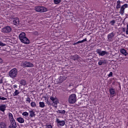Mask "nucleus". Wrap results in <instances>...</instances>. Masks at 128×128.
<instances>
[{
	"mask_svg": "<svg viewBox=\"0 0 128 128\" xmlns=\"http://www.w3.org/2000/svg\"><path fill=\"white\" fill-rule=\"evenodd\" d=\"M19 40L25 44H30V40L26 36V33L22 32L18 36Z\"/></svg>",
	"mask_w": 128,
	"mask_h": 128,
	"instance_id": "nucleus-1",
	"label": "nucleus"
},
{
	"mask_svg": "<svg viewBox=\"0 0 128 128\" xmlns=\"http://www.w3.org/2000/svg\"><path fill=\"white\" fill-rule=\"evenodd\" d=\"M18 76V70L16 68H14L9 72V76L12 78H16Z\"/></svg>",
	"mask_w": 128,
	"mask_h": 128,
	"instance_id": "nucleus-2",
	"label": "nucleus"
},
{
	"mask_svg": "<svg viewBox=\"0 0 128 128\" xmlns=\"http://www.w3.org/2000/svg\"><path fill=\"white\" fill-rule=\"evenodd\" d=\"M50 100L52 102V105L54 108H57L58 104L60 102L58 99L56 97L50 96Z\"/></svg>",
	"mask_w": 128,
	"mask_h": 128,
	"instance_id": "nucleus-3",
	"label": "nucleus"
},
{
	"mask_svg": "<svg viewBox=\"0 0 128 128\" xmlns=\"http://www.w3.org/2000/svg\"><path fill=\"white\" fill-rule=\"evenodd\" d=\"M76 102V94L70 95L68 98V102L70 104H75Z\"/></svg>",
	"mask_w": 128,
	"mask_h": 128,
	"instance_id": "nucleus-4",
	"label": "nucleus"
},
{
	"mask_svg": "<svg viewBox=\"0 0 128 128\" xmlns=\"http://www.w3.org/2000/svg\"><path fill=\"white\" fill-rule=\"evenodd\" d=\"M56 122L57 124V126H58V128H62L66 124V121L64 120H60L58 118L56 119Z\"/></svg>",
	"mask_w": 128,
	"mask_h": 128,
	"instance_id": "nucleus-5",
	"label": "nucleus"
},
{
	"mask_svg": "<svg viewBox=\"0 0 128 128\" xmlns=\"http://www.w3.org/2000/svg\"><path fill=\"white\" fill-rule=\"evenodd\" d=\"M35 10L38 12H46L48 11V8L44 6H36Z\"/></svg>",
	"mask_w": 128,
	"mask_h": 128,
	"instance_id": "nucleus-6",
	"label": "nucleus"
},
{
	"mask_svg": "<svg viewBox=\"0 0 128 128\" xmlns=\"http://www.w3.org/2000/svg\"><path fill=\"white\" fill-rule=\"evenodd\" d=\"M1 32L3 34H9L12 32V28L10 26H5L1 30Z\"/></svg>",
	"mask_w": 128,
	"mask_h": 128,
	"instance_id": "nucleus-7",
	"label": "nucleus"
},
{
	"mask_svg": "<svg viewBox=\"0 0 128 128\" xmlns=\"http://www.w3.org/2000/svg\"><path fill=\"white\" fill-rule=\"evenodd\" d=\"M22 66L24 68H34V64L30 62H22Z\"/></svg>",
	"mask_w": 128,
	"mask_h": 128,
	"instance_id": "nucleus-8",
	"label": "nucleus"
},
{
	"mask_svg": "<svg viewBox=\"0 0 128 128\" xmlns=\"http://www.w3.org/2000/svg\"><path fill=\"white\" fill-rule=\"evenodd\" d=\"M96 52L99 56H104L108 54L106 51H102L100 49H98Z\"/></svg>",
	"mask_w": 128,
	"mask_h": 128,
	"instance_id": "nucleus-9",
	"label": "nucleus"
},
{
	"mask_svg": "<svg viewBox=\"0 0 128 128\" xmlns=\"http://www.w3.org/2000/svg\"><path fill=\"white\" fill-rule=\"evenodd\" d=\"M114 36V32H111L109 34L108 36V42H112V38Z\"/></svg>",
	"mask_w": 128,
	"mask_h": 128,
	"instance_id": "nucleus-10",
	"label": "nucleus"
},
{
	"mask_svg": "<svg viewBox=\"0 0 128 128\" xmlns=\"http://www.w3.org/2000/svg\"><path fill=\"white\" fill-rule=\"evenodd\" d=\"M17 122L20 124H24V119L22 117H18L16 118Z\"/></svg>",
	"mask_w": 128,
	"mask_h": 128,
	"instance_id": "nucleus-11",
	"label": "nucleus"
},
{
	"mask_svg": "<svg viewBox=\"0 0 128 128\" xmlns=\"http://www.w3.org/2000/svg\"><path fill=\"white\" fill-rule=\"evenodd\" d=\"M13 24H15V26H18V24H20V20H18V18H14L13 20Z\"/></svg>",
	"mask_w": 128,
	"mask_h": 128,
	"instance_id": "nucleus-12",
	"label": "nucleus"
},
{
	"mask_svg": "<svg viewBox=\"0 0 128 128\" xmlns=\"http://www.w3.org/2000/svg\"><path fill=\"white\" fill-rule=\"evenodd\" d=\"M6 104H2L0 106V110L1 112H4L6 110Z\"/></svg>",
	"mask_w": 128,
	"mask_h": 128,
	"instance_id": "nucleus-13",
	"label": "nucleus"
},
{
	"mask_svg": "<svg viewBox=\"0 0 128 128\" xmlns=\"http://www.w3.org/2000/svg\"><path fill=\"white\" fill-rule=\"evenodd\" d=\"M10 124L12 126V128H16V120H13L12 121H10Z\"/></svg>",
	"mask_w": 128,
	"mask_h": 128,
	"instance_id": "nucleus-14",
	"label": "nucleus"
},
{
	"mask_svg": "<svg viewBox=\"0 0 128 128\" xmlns=\"http://www.w3.org/2000/svg\"><path fill=\"white\" fill-rule=\"evenodd\" d=\"M109 92L111 96H114V94H116V90L112 88H110Z\"/></svg>",
	"mask_w": 128,
	"mask_h": 128,
	"instance_id": "nucleus-15",
	"label": "nucleus"
},
{
	"mask_svg": "<svg viewBox=\"0 0 128 128\" xmlns=\"http://www.w3.org/2000/svg\"><path fill=\"white\" fill-rule=\"evenodd\" d=\"M8 118L10 122L14 120V116L12 113L8 114Z\"/></svg>",
	"mask_w": 128,
	"mask_h": 128,
	"instance_id": "nucleus-16",
	"label": "nucleus"
},
{
	"mask_svg": "<svg viewBox=\"0 0 128 128\" xmlns=\"http://www.w3.org/2000/svg\"><path fill=\"white\" fill-rule=\"evenodd\" d=\"M122 32H126V34H128V24H126V29L124 28H122Z\"/></svg>",
	"mask_w": 128,
	"mask_h": 128,
	"instance_id": "nucleus-17",
	"label": "nucleus"
},
{
	"mask_svg": "<svg viewBox=\"0 0 128 128\" xmlns=\"http://www.w3.org/2000/svg\"><path fill=\"white\" fill-rule=\"evenodd\" d=\"M57 114H66V110H58L56 111Z\"/></svg>",
	"mask_w": 128,
	"mask_h": 128,
	"instance_id": "nucleus-18",
	"label": "nucleus"
},
{
	"mask_svg": "<svg viewBox=\"0 0 128 128\" xmlns=\"http://www.w3.org/2000/svg\"><path fill=\"white\" fill-rule=\"evenodd\" d=\"M30 112V118H34V116L35 114H34V110H30L29 112Z\"/></svg>",
	"mask_w": 128,
	"mask_h": 128,
	"instance_id": "nucleus-19",
	"label": "nucleus"
},
{
	"mask_svg": "<svg viewBox=\"0 0 128 128\" xmlns=\"http://www.w3.org/2000/svg\"><path fill=\"white\" fill-rule=\"evenodd\" d=\"M121 54H124V56H126V50L124 49H122L120 50Z\"/></svg>",
	"mask_w": 128,
	"mask_h": 128,
	"instance_id": "nucleus-20",
	"label": "nucleus"
},
{
	"mask_svg": "<svg viewBox=\"0 0 128 128\" xmlns=\"http://www.w3.org/2000/svg\"><path fill=\"white\" fill-rule=\"evenodd\" d=\"M0 126L1 128H6V123H4V122H0Z\"/></svg>",
	"mask_w": 128,
	"mask_h": 128,
	"instance_id": "nucleus-21",
	"label": "nucleus"
},
{
	"mask_svg": "<svg viewBox=\"0 0 128 128\" xmlns=\"http://www.w3.org/2000/svg\"><path fill=\"white\" fill-rule=\"evenodd\" d=\"M120 12L121 14H124V7H122V6L120 9Z\"/></svg>",
	"mask_w": 128,
	"mask_h": 128,
	"instance_id": "nucleus-22",
	"label": "nucleus"
},
{
	"mask_svg": "<svg viewBox=\"0 0 128 128\" xmlns=\"http://www.w3.org/2000/svg\"><path fill=\"white\" fill-rule=\"evenodd\" d=\"M20 94V92L18 90H16L15 92L13 94L14 96H18Z\"/></svg>",
	"mask_w": 128,
	"mask_h": 128,
	"instance_id": "nucleus-23",
	"label": "nucleus"
},
{
	"mask_svg": "<svg viewBox=\"0 0 128 128\" xmlns=\"http://www.w3.org/2000/svg\"><path fill=\"white\" fill-rule=\"evenodd\" d=\"M120 8V0L117 2V4L116 6V8Z\"/></svg>",
	"mask_w": 128,
	"mask_h": 128,
	"instance_id": "nucleus-24",
	"label": "nucleus"
},
{
	"mask_svg": "<svg viewBox=\"0 0 128 128\" xmlns=\"http://www.w3.org/2000/svg\"><path fill=\"white\" fill-rule=\"evenodd\" d=\"M20 84H22V86H26V82L24 80H21Z\"/></svg>",
	"mask_w": 128,
	"mask_h": 128,
	"instance_id": "nucleus-25",
	"label": "nucleus"
},
{
	"mask_svg": "<svg viewBox=\"0 0 128 128\" xmlns=\"http://www.w3.org/2000/svg\"><path fill=\"white\" fill-rule=\"evenodd\" d=\"M22 116H26V118H27V116H28V112H24L22 114Z\"/></svg>",
	"mask_w": 128,
	"mask_h": 128,
	"instance_id": "nucleus-26",
	"label": "nucleus"
},
{
	"mask_svg": "<svg viewBox=\"0 0 128 128\" xmlns=\"http://www.w3.org/2000/svg\"><path fill=\"white\" fill-rule=\"evenodd\" d=\"M40 108H44V102H39Z\"/></svg>",
	"mask_w": 128,
	"mask_h": 128,
	"instance_id": "nucleus-27",
	"label": "nucleus"
},
{
	"mask_svg": "<svg viewBox=\"0 0 128 128\" xmlns=\"http://www.w3.org/2000/svg\"><path fill=\"white\" fill-rule=\"evenodd\" d=\"M30 106H32V108H36V104L35 102H32L30 103Z\"/></svg>",
	"mask_w": 128,
	"mask_h": 128,
	"instance_id": "nucleus-28",
	"label": "nucleus"
},
{
	"mask_svg": "<svg viewBox=\"0 0 128 128\" xmlns=\"http://www.w3.org/2000/svg\"><path fill=\"white\" fill-rule=\"evenodd\" d=\"M104 60H100L98 62V64L99 66H102V64H104Z\"/></svg>",
	"mask_w": 128,
	"mask_h": 128,
	"instance_id": "nucleus-29",
	"label": "nucleus"
},
{
	"mask_svg": "<svg viewBox=\"0 0 128 128\" xmlns=\"http://www.w3.org/2000/svg\"><path fill=\"white\" fill-rule=\"evenodd\" d=\"M54 0V4H58L60 2V0Z\"/></svg>",
	"mask_w": 128,
	"mask_h": 128,
	"instance_id": "nucleus-30",
	"label": "nucleus"
},
{
	"mask_svg": "<svg viewBox=\"0 0 128 128\" xmlns=\"http://www.w3.org/2000/svg\"><path fill=\"white\" fill-rule=\"evenodd\" d=\"M115 23L116 21L114 20H112L110 22V24H111V26H114V24Z\"/></svg>",
	"mask_w": 128,
	"mask_h": 128,
	"instance_id": "nucleus-31",
	"label": "nucleus"
},
{
	"mask_svg": "<svg viewBox=\"0 0 128 128\" xmlns=\"http://www.w3.org/2000/svg\"><path fill=\"white\" fill-rule=\"evenodd\" d=\"M122 8H124V10H126V8H128V4H124L123 6H122Z\"/></svg>",
	"mask_w": 128,
	"mask_h": 128,
	"instance_id": "nucleus-32",
	"label": "nucleus"
},
{
	"mask_svg": "<svg viewBox=\"0 0 128 128\" xmlns=\"http://www.w3.org/2000/svg\"><path fill=\"white\" fill-rule=\"evenodd\" d=\"M46 128H52V126L50 124H46Z\"/></svg>",
	"mask_w": 128,
	"mask_h": 128,
	"instance_id": "nucleus-33",
	"label": "nucleus"
},
{
	"mask_svg": "<svg viewBox=\"0 0 128 128\" xmlns=\"http://www.w3.org/2000/svg\"><path fill=\"white\" fill-rule=\"evenodd\" d=\"M26 102H28L30 104V98L28 97L26 98Z\"/></svg>",
	"mask_w": 128,
	"mask_h": 128,
	"instance_id": "nucleus-34",
	"label": "nucleus"
},
{
	"mask_svg": "<svg viewBox=\"0 0 128 128\" xmlns=\"http://www.w3.org/2000/svg\"><path fill=\"white\" fill-rule=\"evenodd\" d=\"M0 100H7L6 98H4V97H0Z\"/></svg>",
	"mask_w": 128,
	"mask_h": 128,
	"instance_id": "nucleus-35",
	"label": "nucleus"
},
{
	"mask_svg": "<svg viewBox=\"0 0 128 128\" xmlns=\"http://www.w3.org/2000/svg\"><path fill=\"white\" fill-rule=\"evenodd\" d=\"M6 46V44L2 43V42L0 41V46Z\"/></svg>",
	"mask_w": 128,
	"mask_h": 128,
	"instance_id": "nucleus-36",
	"label": "nucleus"
},
{
	"mask_svg": "<svg viewBox=\"0 0 128 128\" xmlns=\"http://www.w3.org/2000/svg\"><path fill=\"white\" fill-rule=\"evenodd\" d=\"M109 78H110V76H112V72H110L108 74Z\"/></svg>",
	"mask_w": 128,
	"mask_h": 128,
	"instance_id": "nucleus-37",
	"label": "nucleus"
},
{
	"mask_svg": "<svg viewBox=\"0 0 128 128\" xmlns=\"http://www.w3.org/2000/svg\"><path fill=\"white\" fill-rule=\"evenodd\" d=\"M86 42V38L84 39L83 40H81V42Z\"/></svg>",
	"mask_w": 128,
	"mask_h": 128,
	"instance_id": "nucleus-38",
	"label": "nucleus"
},
{
	"mask_svg": "<svg viewBox=\"0 0 128 128\" xmlns=\"http://www.w3.org/2000/svg\"><path fill=\"white\" fill-rule=\"evenodd\" d=\"M82 40H80V41H78L77 42H76V44H82Z\"/></svg>",
	"mask_w": 128,
	"mask_h": 128,
	"instance_id": "nucleus-39",
	"label": "nucleus"
},
{
	"mask_svg": "<svg viewBox=\"0 0 128 128\" xmlns=\"http://www.w3.org/2000/svg\"><path fill=\"white\" fill-rule=\"evenodd\" d=\"M2 62V59L1 58H0V64Z\"/></svg>",
	"mask_w": 128,
	"mask_h": 128,
	"instance_id": "nucleus-40",
	"label": "nucleus"
},
{
	"mask_svg": "<svg viewBox=\"0 0 128 128\" xmlns=\"http://www.w3.org/2000/svg\"><path fill=\"white\" fill-rule=\"evenodd\" d=\"M14 86H15V88H16V85H14Z\"/></svg>",
	"mask_w": 128,
	"mask_h": 128,
	"instance_id": "nucleus-41",
	"label": "nucleus"
},
{
	"mask_svg": "<svg viewBox=\"0 0 128 128\" xmlns=\"http://www.w3.org/2000/svg\"><path fill=\"white\" fill-rule=\"evenodd\" d=\"M127 54H128V53H126V56H127Z\"/></svg>",
	"mask_w": 128,
	"mask_h": 128,
	"instance_id": "nucleus-42",
	"label": "nucleus"
},
{
	"mask_svg": "<svg viewBox=\"0 0 128 128\" xmlns=\"http://www.w3.org/2000/svg\"><path fill=\"white\" fill-rule=\"evenodd\" d=\"M9 128H10V126Z\"/></svg>",
	"mask_w": 128,
	"mask_h": 128,
	"instance_id": "nucleus-43",
	"label": "nucleus"
},
{
	"mask_svg": "<svg viewBox=\"0 0 128 128\" xmlns=\"http://www.w3.org/2000/svg\"><path fill=\"white\" fill-rule=\"evenodd\" d=\"M72 128V127H71V128Z\"/></svg>",
	"mask_w": 128,
	"mask_h": 128,
	"instance_id": "nucleus-44",
	"label": "nucleus"
}]
</instances>
